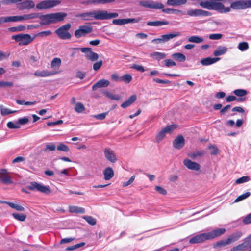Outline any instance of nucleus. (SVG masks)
Wrapping results in <instances>:
<instances>
[{"mask_svg":"<svg viewBox=\"0 0 251 251\" xmlns=\"http://www.w3.org/2000/svg\"><path fill=\"white\" fill-rule=\"evenodd\" d=\"M200 6L208 10H214L219 13H225L231 11V9L235 10L245 9L248 8L247 0H238L232 2L230 7H226L220 2L209 1H201L199 3Z\"/></svg>","mask_w":251,"mask_h":251,"instance_id":"nucleus-1","label":"nucleus"},{"mask_svg":"<svg viewBox=\"0 0 251 251\" xmlns=\"http://www.w3.org/2000/svg\"><path fill=\"white\" fill-rule=\"evenodd\" d=\"M79 16L84 20H92L93 19L99 20H108L118 16L117 13H109L106 10H93L83 13Z\"/></svg>","mask_w":251,"mask_h":251,"instance_id":"nucleus-2","label":"nucleus"},{"mask_svg":"<svg viewBox=\"0 0 251 251\" xmlns=\"http://www.w3.org/2000/svg\"><path fill=\"white\" fill-rule=\"evenodd\" d=\"M66 16L67 14L66 13L57 12L41 15L39 14V18L41 20L40 22L41 25H48L62 21Z\"/></svg>","mask_w":251,"mask_h":251,"instance_id":"nucleus-3","label":"nucleus"},{"mask_svg":"<svg viewBox=\"0 0 251 251\" xmlns=\"http://www.w3.org/2000/svg\"><path fill=\"white\" fill-rule=\"evenodd\" d=\"M71 27V25L69 23L66 24L55 30V33L61 39H70L71 38V35L69 30Z\"/></svg>","mask_w":251,"mask_h":251,"instance_id":"nucleus-4","label":"nucleus"},{"mask_svg":"<svg viewBox=\"0 0 251 251\" xmlns=\"http://www.w3.org/2000/svg\"><path fill=\"white\" fill-rule=\"evenodd\" d=\"M27 188L30 190L37 191L46 194L51 192L49 186H45L35 181L30 182Z\"/></svg>","mask_w":251,"mask_h":251,"instance_id":"nucleus-5","label":"nucleus"},{"mask_svg":"<svg viewBox=\"0 0 251 251\" xmlns=\"http://www.w3.org/2000/svg\"><path fill=\"white\" fill-rule=\"evenodd\" d=\"M12 39L15 40L16 42H19V45L20 46L27 45L32 41L30 35L27 34L13 35Z\"/></svg>","mask_w":251,"mask_h":251,"instance_id":"nucleus-6","label":"nucleus"},{"mask_svg":"<svg viewBox=\"0 0 251 251\" xmlns=\"http://www.w3.org/2000/svg\"><path fill=\"white\" fill-rule=\"evenodd\" d=\"M60 1L55 0H46L39 2L36 5V8L39 10L47 9L53 8L59 4Z\"/></svg>","mask_w":251,"mask_h":251,"instance_id":"nucleus-7","label":"nucleus"},{"mask_svg":"<svg viewBox=\"0 0 251 251\" xmlns=\"http://www.w3.org/2000/svg\"><path fill=\"white\" fill-rule=\"evenodd\" d=\"M139 4L142 7L150 9H161L164 7L162 3L151 0H141Z\"/></svg>","mask_w":251,"mask_h":251,"instance_id":"nucleus-8","label":"nucleus"},{"mask_svg":"<svg viewBox=\"0 0 251 251\" xmlns=\"http://www.w3.org/2000/svg\"><path fill=\"white\" fill-rule=\"evenodd\" d=\"M176 128L175 125H171L167 126L162 129L156 135V140L157 143H159L165 137L166 133H170Z\"/></svg>","mask_w":251,"mask_h":251,"instance_id":"nucleus-9","label":"nucleus"},{"mask_svg":"<svg viewBox=\"0 0 251 251\" xmlns=\"http://www.w3.org/2000/svg\"><path fill=\"white\" fill-rule=\"evenodd\" d=\"M92 30V27L90 25H81L79 27L78 29L75 31L74 35L77 38H79L91 33Z\"/></svg>","mask_w":251,"mask_h":251,"instance_id":"nucleus-10","label":"nucleus"},{"mask_svg":"<svg viewBox=\"0 0 251 251\" xmlns=\"http://www.w3.org/2000/svg\"><path fill=\"white\" fill-rule=\"evenodd\" d=\"M76 50H80L82 52L85 53V57L92 61H95L98 60L99 55L92 51L90 48H75Z\"/></svg>","mask_w":251,"mask_h":251,"instance_id":"nucleus-11","label":"nucleus"},{"mask_svg":"<svg viewBox=\"0 0 251 251\" xmlns=\"http://www.w3.org/2000/svg\"><path fill=\"white\" fill-rule=\"evenodd\" d=\"M187 14L190 16H210L211 13L206 10L200 9H191L187 11Z\"/></svg>","mask_w":251,"mask_h":251,"instance_id":"nucleus-12","label":"nucleus"},{"mask_svg":"<svg viewBox=\"0 0 251 251\" xmlns=\"http://www.w3.org/2000/svg\"><path fill=\"white\" fill-rule=\"evenodd\" d=\"M0 181L4 184H11L13 183L6 169H1L0 171Z\"/></svg>","mask_w":251,"mask_h":251,"instance_id":"nucleus-13","label":"nucleus"},{"mask_svg":"<svg viewBox=\"0 0 251 251\" xmlns=\"http://www.w3.org/2000/svg\"><path fill=\"white\" fill-rule=\"evenodd\" d=\"M207 240H209L207 233H203L197 235L190 238L189 243L190 244L201 243Z\"/></svg>","mask_w":251,"mask_h":251,"instance_id":"nucleus-14","label":"nucleus"},{"mask_svg":"<svg viewBox=\"0 0 251 251\" xmlns=\"http://www.w3.org/2000/svg\"><path fill=\"white\" fill-rule=\"evenodd\" d=\"M104 156L106 159L111 163H115L117 158L114 151L109 148H106L104 150Z\"/></svg>","mask_w":251,"mask_h":251,"instance_id":"nucleus-15","label":"nucleus"},{"mask_svg":"<svg viewBox=\"0 0 251 251\" xmlns=\"http://www.w3.org/2000/svg\"><path fill=\"white\" fill-rule=\"evenodd\" d=\"M59 73L58 71L37 70L34 73V75L37 77H46L55 75Z\"/></svg>","mask_w":251,"mask_h":251,"instance_id":"nucleus-16","label":"nucleus"},{"mask_svg":"<svg viewBox=\"0 0 251 251\" xmlns=\"http://www.w3.org/2000/svg\"><path fill=\"white\" fill-rule=\"evenodd\" d=\"M184 165L189 169L194 171H199L200 169V165L195 162H193L189 159L183 160Z\"/></svg>","mask_w":251,"mask_h":251,"instance_id":"nucleus-17","label":"nucleus"},{"mask_svg":"<svg viewBox=\"0 0 251 251\" xmlns=\"http://www.w3.org/2000/svg\"><path fill=\"white\" fill-rule=\"evenodd\" d=\"M185 144V139L182 135L177 136L174 140L173 145L175 148L181 149L183 147Z\"/></svg>","mask_w":251,"mask_h":251,"instance_id":"nucleus-18","label":"nucleus"},{"mask_svg":"<svg viewBox=\"0 0 251 251\" xmlns=\"http://www.w3.org/2000/svg\"><path fill=\"white\" fill-rule=\"evenodd\" d=\"M35 7V3L32 0H25L18 4V8L21 10L32 9Z\"/></svg>","mask_w":251,"mask_h":251,"instance_id":"nucleus-19","label":"nucleus"},{"mask_svg":"<svg viewBox=\"0 0 251 251\" xmlns=\"http://www.w3.org/2000/svg\"><path fill=\"white\" fill-rule=\"evenodd\" d=\"M226 232L225 228H218L212 230L211 232H207L209 240L214 239L220 236Z\"/></svg>","mask_w":251,"mask_h":251,"instance_id":"nucleus-20","label":"nucleus"},{"mask_svg":"<svg viewBox=\"0 0 251 251\" xmlns=\"http://www.w3.org/2000/svg\"><path fill=\"white\" fill-rule=\"evenodd\" d=\"M109 84L110 82L108 80L104 79H100L93 85L92 90L95 91L99 88L108 87Z\"/></svg>","mask_w":251,"mask_h":251,"instance_id":"nucleus-21","label":"nucleus"},{"mask_svg":"<svg viewBox=\"0 0 251 251\" xmlns=\"http://www.w3.org/2000/svg\"><path fill=\"white\" fill-rule=\"evenodd\" d=\"M115 0H89L84 2L83 3L86 4H107L114 2Z\"/></svg>","mask_w":251,"mask_h":251,"instance_id":"nucleus-22","label":"nucleus"},{"mask_svg":"<svg viewBox=\"0 0 251 251\" xmlns=\"http://www.w3.org/2000/svg\"><path fill=\"white\" fill-rule=\"evenodd\" d=\"M220 58L206 57L201 59V63L203 66L213 64L220 60Z\"/></svg>","mask_w":251,"mask_h":251,"instance_id":"nucleus-23","label":"nucleus"},{"mask_svg":"<svg viewBox=\"0 0 251 251\" xmlns=\"http://www.w3.org/2000/svg\"><path fill=\"white\" fill-rule=\"evenodd\" d=\"M104 178L105 180H109L112 178L114 175V171L111 167L106 168L103 171Z\"/></svg>","mask_w":251,"mask_h":251,"instance_id":"nucleus-24","label":"nucleus"},{"mask_svg":"<svg viewBox=\"0 0 251 251\" xmlns=\"http://www.w3.org/2000/svg\"><path fill=\"white\" fill-rule=\"evenodd\" d=\"M242 235L243 234L241 232L237 231L230 235L227 238L230 244L239 240L242 237Z\"/></svg>","mask_w":251,"mask_h":251,"instance_id":"nucleus-25","label":"nucleus"},{"mask_svg":"<svg viewBox=\"0 0 251 251\" xmlns=\"http://www.w3.org/2000/svg\"><path fill=\"white\" fill-rule=\"evenodd\" d=\"M187 0H167V4L169 6H179L186 4Z\"/></svg>","mask_w":251,"mask_h":251,"instance_id":"nucleus-26","label":"nucleus"},{"mask_svg":"<svg viewBox=\"0 0 251 251\" xmlns=\"http://www.w3.org/2000/svg\"><path fill=\"white\" fill-rule=\"evenodd\" d=\"M69 211L70 213L83 214L85 213V209L81 207L75 205L69 206Z\"/></svg>","mask_w":251,"mask_h":251,"instance_id":"nucleus-27","label":"nucleus"},{"mask_svg":"<svg viewBox=\"0 0 251 251\" xmlns=\"http://www.w3.org/2000/svg\"><path fill=\"white\" fill-rule=\"evenodd\" d=\"M181 34L180 32H176L175 33H170L168 34H164L161 36L162 38V42H167L169 40L174 38L175 37L180 36Z\"/></svg>","mask_w":251,"mask_h":251,"instance_id":"nucleus-28","label":"nucleus"},{"mask_svg":"<svg viewBox=\"0 0 251 251\" xmlns=\"http://www.w3.org/2000/svg\"><path fill=\"white\" fill-rule=\"evenodd\" d=\"M136 99L137 97L135 95H132L127 100L121 104V107L123 108H126L128 107L136 100Z\"/></svg>","mask_w":251,"mask_h":251,"instance_id":"nucleus-29","label":"nucleus"},{"mask_svg":"<svg viewBox=\"0 0 251 251\" xmlns=\"http://www.w3.org/2000/svg\"><path fill=\"white\" fill-rule=\"evenodd\" d=\"M61 64V59L59 58H54L51 62L50 66L54 70L53 71H56L55 70H58L60 68Z\"/></svg>","mask_w":251,"mask_h":251,"instance_id":"nucleus-30","label":"nucleus"},{"mask_svg":"<svg viewBox=\"0 0 251 251\" xmlns=\"http://www.w3.org/2000/svg\"><path fill=\"white\" fill-rule=\"evenodd\" d=\"M247 241L242 244H239L238 245L230 249V251H244L248 249V244H247Z\"/></svg>","mask_w":251,"mask_h":251,"instance_id":"nucleus-31","label":"nucleus"},{"mask_svg":"<svg viewBox=\"0 0 251 251\" xmlns=\"http://www.w3.org/2000/svg\"><path fill=\"white\" fill-rule=\"evenodd\" d=\"M169 24V22L166 21H149L147 23V25L149 26H159L163 25H167Z\"/></svg>","mask_w":251,"mask_h":251,"instance_id":"nucleus-32","label":"nucleus"},{"mask_svg":"<svg viewBox=\"0 0 251 251\" xmlns=\"http://www.w3.org/2000/svg\"><path fill=\"white\" fill-rule=\"evenodd\" d=\"M227 50L225 47L219 46L214 51L213 54L215 56H218L225 54Z\"/></svg>","mask_w":251,"mask_h":251,"instance_id":"nucleus-33","label":"nucleus"},{"mask_svg":"<svg viewBox=\"0 0 251 251\" xmlns=\"http://www.w3.org/2000/svg\"><path fill=\"white\" fill-rule=\"evenodd\" d=\"M205 153V151L203 150L197 151H196L189 152L188 155L192 159H195L197 157H201Z\"/></svg>","mask_w":251,"mask_h":251,"instance_id":"nucleus-34","label":"nucleus"},{"mask_svg":"<svg viewBox=\"0 0 251 251\" xmlns=\"http://www.w3.org/2000/svg\"><path fill=\"white\" fill-rule=\"evenodd\" d=\"M150 56L157 60H160L166 57L164 53L154 52L150 54Z\"/></svg>","mask_w":251,"mask_h":251,"instance_id":"nucleus-35","label":"nucleus"},{"mask_svg":"<svg viewBox=\"0 0 251 251\" xmlns=\"http://www.w3.org/2000/svg\"><path fill=\"white\" fill-rule=\"evenodd\" d=\"M24 20H28L33 19L39 18V13H31L23 15Z\"/></svg>","mask_w":251,"mask_h":251,"instance_id":"nucleus-36","label":"nucleus"},{"mask_svg":"<svg viewBox=\"0 0 251 251\" xmlns=\"http://www.w3.org/2000/svg\"><path fill=\"white\" fill-rule=\"evenodd\" d=\"M188 40L190 42L201 43L204 41V39L203 38L200 36H192L188 38Z\"/></svg>","mask_w":251,"mask_h":251,"instance_id":"nucleus-37","label":"nucleus"},{"mask_svg":"<svg viewBox=\"0 0 251 251\" xmlns=\"http://www.w3.org/2000/svg\"><path fill=\"white\" fill-rule=\"evenodd\" d=\"M106 97L112 100H120L121 97L118 95H114L108 91L103 92Z\"/></svg>","mask_w":251,"mask_h":251,"instance_id":"nucleus-38","label":"nucleus"},{"mask_svg":"<svg viewBox=\"0 0 251 251\" xmlns=\"http://www.w3.org/2000/svg\"><path fill=\"white\" fill-rule=\"evenodd\" d=\"M172 57L180 62H183L186 60L185 56L181 53H175L172 55Z\"/></svg>","mask_w":251,"mask_h":251,"instance_id":"nucleus-39","label":"nucleus"},{"mask_svg":"<svg viewBox=\"0 0 251 251\" xmlns=\"http://www.w3.org/2000/svg\"><path fill=\"white\" fill-rule=\"evenodd\" d=\"M25 29V25H20L17 26L10 27L8 30L10 32H16L24 31Z\"/></svg>","mask_w":251,"mask_h":251,"instance_id":"nucleus-40","label":"nucleus"},{"mask_svg":"<svg viewBox=\"0 0 251 251\" xmlns=\"http://www.w3.org/2000/svg\"><path fill=\"white\" fill-rule=\"evenodd\" d=\"M12 216L15 219H16L19 221H22V222L25 221V220L26 218V215L23 214H19V213H13Z\"/></svg>","mask_w":251,"mask_h":251,"instance_id":"nucleus-41","label":"nucleus"},{"mask_svg":"<svg viewBox=\"0 0 251 251\" xmlns=\"http://www.w3.org/2000/svg\"><path fill=\"white\" fill-rule=\"evenodd\" d=\"M251 195V193L249 192H246L245 193L238 196L234 201V202L237 203L248 198Z\"/></svg>","mask_w":251,"mask_h":251,"instance_id":"nucleus-42","label":"nucleus"},{"mask_svg":"<svg viewBox=\"0 0 251 251\" xmlns=\"http://www.w3.org/2000/svg\"><path fill=\"white\" fill-rule=\"evenodd\" d=\"M132 80V77L129 74H126L121 76V81L126 83H129Z\"/></svg>","mask_w":251,"mask_h":251,"instance_id":"nucleus-43","label":"nucleus"},{"mask_svg":"<svg viewBox=\"0 0 251 251\" xmlns=\"http://www.w3.org/2000/svg\"><path fill=\"white\" fill-rule=\"evenodd\" d=\"M9 22H15L23 21V16H8Z\"/></svg>","mask_w":251,"mask_h":251,"instance_id":"nucleus-44","label":"nucleus"},{"mask_svg":"<svg viewBox=\"0 0 251 251\" xmlns=\"http://www.w3.org/2000/svg\"><path fill=\"white\" fill-rule=\"evenodd\" d=\"M75 110L77 113H82L85 110V107L82 103L77 102L75 105Z\"/></svg>","mask_w":251,"mask_h":251,"instance_id":"nucleus-45","label":"nucleus"},{"mask_svg":"<svg viewBox=\"0 0 251 251\" xmlns=\"http://www.w3.org/2000/svg\"><path fill=\"white\" fill-rule=\"evenodd\" d=\"M57 150L64 152H68L69 151V147L63 143H60L57 147Z\"/></svg>","mask_w":251,"mask_h":251,"instance_id":"nucleus-46","label":"nucleus"},{"mask_svg":"<svg viewBox=\"0 0 251 251\" xmlns=\"http://www.w3.org/2000/svg\"><path fill=\"white\" fill-rule=\"evenodd\" d=\"M7 126L10 129H17L20 127V126L19 125V123L17 122H8L7 124Z\"/></svg>","mask_w":251,"mask_h":251,"instance_id":"nucleus-47","label":"nucleus"},{"mask_svg":"<svg viewBox=\"0 0 251 251\" xmlns=\"http://www.w3.org/2000/svg\"><path fill=\"white\" fill-rule=\"evenodd\" d=\"M238 48L241 51H245L249 49V45L248 43L246 42H241L239 44Z\"/></svg>","mask_w":251,"mask_h":251,"instance_id":"nucleus-48","label":"nucleus"},{"mask_svg":"<svg viewBox=\"0 0 251 251\" xmlns=\"http://www.w3.org/2000/svg\"><path fill=\"white\" fill-rule=\"evenodd\" d=\"M250 180V177L248 176H244L236 179L235 183L236 184H241L248 182Z\"/></svg>","mask_w":251,"mask_h":251,"instance_id":"nucleus-49","label":"nucleus"},{"mask_svg":"<svg viewBox=\"0 0 251 251\" xmlns=\"http://www.w3.org/2000/svg\"><path fill=\"white\" fill-rule=\"evenodd\" d=\"M233 93L235 95L239 97L245 96L247 94V91L244 89H236L234 91Z\"/></svg>","mask_w":251,"mask_h":251,"instance_id":"nucleus-50","label":"nucleus"},{"mask_svg":"<svg viewBox=\"0 0 251 251\" xmlns=\"http://www.w3.org/2000/svg\"><path fill=\"white\" fill-rule=\"evenodd\" d=\"M1 114L2 115H6L9 114L13 113L16 112V111H11L10 109L4 107L3 106H0Z\"/></svg>","mask_w":251,"mask_h":251,"instance_id":"nucleus-51","label":"nucleus"},{"mask_svg":"<svg viewBox=\"0 0 251 251\" xmlns=\"http://www.w3.org/2000/svg\"><path fill=\"white\" fill-rule=\"evenodd\" d=\"M230 244L228 239L226 240H222L216 243L215 247H223Z\"/></svg>","mask_w":251,"mask_h":251,"instance_id":"nucleus-52","label":"nucleus"},{"mask_svg":"<svg viewBox=\"0 0 251 251\" xmlns=\"http://www.w3.org/2000/svg\"><path fill=\"white\" fill-rule=\"evenodd\" d=\"M85 245V242H81L80 243L77 244L76 245L68 247L66 248V250L67 251H72V250H75V249H77L78 248L82 247V246H84Z\"/></svg>","mask_w":251,"mask_h":251,"instance_id":"nucleus-53","label":"nucleus"},{"mask_svg":"<svg viewBox=\"0 0 251 251\" xmlns=\"http://www.w3.org/2000/svg\"><path fill=\"white\" fill-rule=\"evenodd\" d=\"M84 218L91 225L93 226L96 224V219L90 216H86Z\"/></svg>","mask_w":251,"mask_h":251,"instance_id":"nucleus-54","label":"nucleus"},{"mask_svg":"<svg viewBox=\"0 0 251 251\" xmlns=\"http://www.w3.org/2000/svg\"><path fill=\"white\" fill-rule=\"evenodd\" d=\"M164 63L165 66L170 67L172 66H176V63L172 59H166L164 60Z\"/></svg>","mask_w":251,"mask_h":251,"instance_id":"nucleus-55","label":"nucleus"},{"mask_svg":"<svg viewBox=\"0 0 251 251\" xmlns=\"http://www.w3.org/2000/svg\"><path fill=\"white\" fill-rule=\"evenodd\" d=\"M208 149L211 150V154L213 155H216L219 153V150L215 146L210 145L208 146Z\"/></svg>","mask_w":251,"mask_h":251,"instance_id":"nucleus-56","label":"nucleus"},{"mask_svg":"<svg viewBox=\"0 0 251 251\" xmlns=\"http://www.w3.org/2000/svg\"><path fill=\"white\" fill-rule=\"evenodd\" d=\"M112 23L116 25H123L126 24V19H114L112 21Z\"/></svg>","mask_w":251,"mask_h":251,"instance_id":"nucleus-57","label":"nucleus"},{"mask_svg":"<svg viewBox=\"0 0 251 251\" xmlns=\"http://www.w3.org/2000/svg\"><path fill=\"white\" fill-rule=\"evenodd\" d=\"M155 190L159 194H162L163 195H165L167 194V191L163 188L159 186H156L155 187Z\"/></svg>","mask_w":251,"mask_h":251,"instance_id":"nucleus-58","label":"nucleus"},{"mask_svg":"<svg viewBox=\"0 0 251 251\" xmlns=\"http://www.w3.org/2000/svg\"><path fill=\"white\" fill-rule=\"evenodd\" d=\"M126 19V24L132 23H137L139 22L141 20V18H128L125 19Z\"/></svg>","mask_w":251,"mask_h":251,"instance_id":"nucleus-59","label":"nucleus"},{"mask_svg":"<svg viewBox=\"0 0 251 251\" xmlns=\"http://www.w3.org/2000/svg\"><path fill=\"white\" fill-rule=\"evenodd\" d=\"M108 112L100 113L97 115H94L92 116L98 120H103L105 119L106 116L107 115Z\"/></svg>","mask_w":251,"mask_h":251,"instance_id":"nucleus-60","label":"nucleus"},{"mask_svg":"<svg viewBox=\"0 0 251 251\" xmlns=\"http://www.w3.org/2000/svg\"><path fill=\"white\" fill-rule=\"evenodd\" d=\"M222 37V34L220 33L217 34H212L209 36V38L211 40H219Z\"/></svg>","mask_w":251,"mask_h":251,"instance_id":"nucleus-61","label":"nucleus"},{"mask_svg":"<svg viewBox=\"0 0 251 251\" xmlns=\"http://www.w3.org/2000/svg\"><path fill=\"white\" fill-rule=\"evenodd\" d=\"M111 78L112 80L116 82L121 81V76H119L117 73H113L111 75Z\"/></svg>","mask_w":251,"mask_h":251,"instance_id":"nucleus-62","label":"nucleus"},{"mask_svg":"<svg viewBox=\"0 0 251 251\" xmlns=\"http://www.w3.org/2000/svg\"><path fill=\"white\" fill-rule=\"evenodd\" d=\"M102 60H100V61H99L98 62L95 63L93 66V69L95 71L98 70L101 67V66H102Z\"/></svg>","mask_w":251,"mask_h":251,"instance_id":"nucleus-63","label":"nucleus"},{"mask_svg":"<svg viewBox=\"0 0 251 251\" xmlns=\"http://www.w3.org/2000/svg\"><path fill=\"white\" fill-rule=\"evenodd\" d=\"M243 222L245 224H249L251 223V213L247 215L243 220Z\"/></svg>","mask_w":251,"mask_h":251,"instance_id":"nucleus-64","label":"nucleus"}]
</instances>
